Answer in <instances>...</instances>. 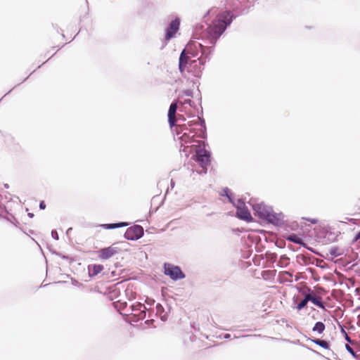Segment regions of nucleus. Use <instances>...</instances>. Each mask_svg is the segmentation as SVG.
<instances>
[{
	"label": "nucleus",
	"instance_id": "f257e3e1",
	"mask_svg": "<svg viewBox=\"0 0 360 360\" xmlns=\"http://www.w3.org/2000/svg\"><path fill=\"white\" fill-rule=\"evenodd\" d=\"M192 49L191 45L188 46L182 52L180 59H179V69L182 72L185 68H187L189 70H193V69L197 68L198 65H200V61H197L196 60H191V58L193 56L191 53V51Z\"/></svg>",
	"mask_w": 360,
	"mask_h": 360
},
{
	"label": "nucleus",
	"instance_id": "f03ea898",
	"mask_svg": "<svg viewBox=\"0 0 360 360\" xmlns=\"http://www.w3.org/2000/svg\"><path fill=\"white\" fill-rule=\"evenodd\" d=\"M231 18L230 12L227 11L221 15L217 22H214L212 29L214 37L220 35L224 31L226 25L231 22Z\"/></svg>",
	"mask_w": 360,
	"mask_h": 360
},
{
	"label": "nucleus",
	"instance_id": "7ed1b4c3",
	"mask_svg": "<svg viewBox=\"0 0 360 360\" xmlns=\"http://www.w3.org/2000/svg\"><path fill=\"white\" fill-rule=\"evenodd\" d=\"M225 193H226V195L227 198L229 199V200L236 205V207L237 208L238 217L242 219L247 221H250L251 215H250V212H248V210H247V208L245 207L244 202L238 200V202L236 204L233 199L229 194V191H225Z\"/></svg>",
	"mask_w": 360,
	"mask_h": 360
},
{
	"label": "nucleus",
	"instance_id": "20e7f679",
	"mask_svg": "<svg viewBox=\"0 0 360 360\" xmlns=\"http://www.w3.org/2000/svg\"><path fill=\"white\" fill-rule=\"evenodd\" d=\"M165 274L173 280L181 279L185 277V275L179 266L171 264L165 265Z\"/></svg>",
	"mask_w": 360,
	"mask_h": 360
},
{
	"label": "nucleus",
	"instance_id": "39448f33",
	"mask_svg": "<svg viewBox=\"0 0 360 360\" xmlns=\"http://www.w3.org/2000/svg\"><path fill=\"white\" fill-rule=\"evenodd\" d=\"M143 235V229L142 226L135 225L127 229L124 237L127 240H135L141 238Z\"/></svg>",
	"mask_w": 360,
	"mask_h": 360
},
{
	"label": "nucleus",
	"instance_id": "423d86ee",
	"mask_svg": "<svg viewBox=\"0 0 360 360\" xmlns=\"http://www.w3.org/2000/svg\"><path fill=\"white\" fill-rule=\"evenodd\" d=\"M120 250L118 244H114L110 247L102 249L98 252V257L102 259H107L117 254Z\"/></svg>",
	"mask_w": 360,
	"mask_h": 360
},
{
	"label": "nucleus",
	"instance_id": "0eeeda50",
	"mask_svg": "<svg viewBox=\"0 0 360 360\" xmlns=\"http://www.w3.org/2000/svg\"><path fill=\"white\" fill-rule=\"evenodd\" d=\"M197 161L202 167H206L210 162V153L204 148L199 149L196 152Z\"/></svg>",
	"mask_w": 360,
	"mask_h": 360
},
{
	"label": "nucleus",
	"instance_id": "6e6552de",
	"mask_svg": "<svg viewBox=\"0 0 360 360\" xmlns=\"http://www.w3.org/2000/svg\"><path fill=\"white\" fill-rule=\"evenodd\" d=\"M254 210L261 218L269 219L271 217V208L263 204L255 205Z\"/></svg>",
	"mask_w": 360,
	"mask_h": 360
},
{
	"label": "nucleus",
	"instance_id": "1a4fd4ad",
	"mask_svg": "<svg viewBox=\"0 0 360 360\" xmlns=\"http://www.w3.org/2000/svg\"><path fill=\"white\" fill-rule=\"evenodd\" d=\"M179 26V21L178 20H174L171 22L170 26L167 31L166 37L167 39H169L174 36V34L177 32Z\"/></svg>",
	"mask_w": 360,
	"mask_h": 360
},
{
	"label": "nucleus",
	"instance_id": "9d476101",
	"mask_svg": "<svg viewBox=\"0 0 360 360\" xmlns=\"http://www.w3.org/2000/svg\"><path fill=\"white\" fill-rule=\"evenodd\" d=\"M176 108H177L176 104L172 103L170 105L169 109L168 118H169V124L171 126L174 125L176 122L175 113L176 111Z\"/></svg>",
	"mask_w": 360,
	"mask_h": 360
},
{
	"label": "nucleus",
	"instance_id": "9b49d317",
	"mask_svg": "<svg viewBox=\"0 0 360 360\" xmlns=\"http://www.w3.org/2000/svg\"><path fill=\"white\" fill-rule=\"evenodd\" d=\"M103 269V267L101 264H94L89 266V272L91 276H96Z\"/></svg>",
	"mask_w": 360,
	"mask_h": 360
},
{
	"label": "nucleus",
	"instance_id": "f8f14e48",
	"mask_svg": "<svg viewBox=\"0 0 360 360\" xmlns=\"http://www.w3.org/2000/svg\"><path fill=\"white\" fill-rule=\"evenodd\" d=\"M128 224L125 222H121L117 224H105L103 225L106 229H115V228H119L122 226H127Z\"/></svg>",
	"mask_w": 360,
	"mask_h": 360
},
{
	"label": "nucleus",
	"instance_id": "ddd939ff",
	"mask_svg": "<svg viewBox=\"0 0 360 360\" xmlns=\"http://www.w3.org/2000/svg\"><path fill=\"white\" fill-rule=\"evenodd\" d=\"M325 326L323 323L317 322L313 328L314 331H316L319 333H321L323 331Z\"/></svg>",
	"mask_w": 360,
	"mask_h": 360
},
{
	"label": "nucleus",
	"instance_id": "4468645a",
	"mask_svg": "<svg viewBox=\"0 0 360 360\" xmlns=\"http://www.w3.org/2000/svg\"><path fill=\"white\" fill-rule=\"evenodd\" d=\"M309 300H311V296L310 295H307L305 299L303 300L298 305H297V309L298 310H300L301 309H302L303 307H304L307 303V302L309 301Z\"/></svg>",
	"mask_w": 360,
	"mask_h": 360
},
{
	"label": "nucleus",
	"instance_id": "2eb2a0df",
	"mask_svg": "<svg viewBox=\"0 0 360 360\" xmlns=\"http://www.w3.org/2000/svg\"><path fill=\"white\" fill-rule=\"evenodd\" d=\"M309 301H311L314 304L316 305L321 307V303L317 300L316 298L311 297V300H309Z\"/></svg>",
	"mask_w": 360,
	"mask_h": 360
},
{
	"label": "nucleus",
	"instance_id": "dca6fc26",
	"mask_svg": "<svg viewBox=\"0 0 360 360\" xmlns=\"http://www.w3.org/2000/svg\"><path fill=\"white\" fill-rule=\"evenodd\" d=\"M316 343L319 344V345H321L323 347H327V343L326 342H324V341L316 340Z\"/></svg>",
	"mask_w": 360,
	"mask_h": 360
},
{
	"label": "nucleus",
	"instance_id": "f3484780",
	"mask_svg": "<svg viewBox=\"0 0 360 360\" xmlns=\"http://www.w3.org/2000/svg\"><path fill=\"white\" fill-rule=\"evenodd\" d=\"M40 208L41 209H44L45 208V205H44V202H41L40 203Z\"/></svg>",
	"mask_w": 360,
	"mask_h": 360
},
{
	"label": "nucleus",
	"instance_id": "a211bd4d",
	"mask_svg": "<svg viewBox=\"0 0 360 360\" xmlns=\"http://www.w3.org/2000/svg\"><path fill=\"white\" fill-rule=\"evenodd\" d=\"M290 240H292V241H295V242H296V243H300V240L294 239L292 237H291V238H290Z\"/></svg>",
	"mask_w": 360,
	"mask_h": 360
},
{
	"label": "nucleus",
	"instance_id": "6ab92c4d",
	"mask_svg": "<svg viewBox=\"0 0 360 360\" xmlns=\"http://www.w3.org/2000/svg\"><path fill=\"white\" fill-rule=\"evenodd\" d=\"M347 348L352 354H353L352 349L348 345H347Z\"/></svg>",
	"mask_w": 360,
	"mask_h": 360
},
{
	"label": "nucleus",
	"instance_id": "aec40b11",
	"mask_svg": "<svg viewBox=\"0 0 360 360\" xmlns=\"http://www.w3.org/2000/svg\"><path fill=\"white\" fill-rule=\"evenodd\" d=\"M190 102H191V100H190V99H188V100H186V101H185V103H190Z\"/></svg>",
	"mask_w": 360,
	"mask_h": 360
},
{
	"label": "nucleus",
	"instance_id": "412c9836",
	"mask_svg": "<svg viewBox=\"0 0 360 360\" xmlns=\"http://www.w3.org/2000/svg\"><path fill=\"white\" fill-rule=\"evenodd\" d=\"M360 238V233H359L358 234V236H356V240H357V239H358V238Z\"/></svg>",
	"mask_w": 360,
	"mask_h": 360
}]
</instances>
